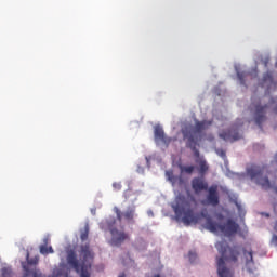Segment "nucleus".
Returning <instances> with one entry per match:
<instances>
[{"mask_svg":"<svg viewBox=\"0 0 277 277\" xmlns=\"http://www.w3.org/2000/svg\"><path fill=\"white\" fill-rule=\"evenodd\" d=\"M136 215V208L135 207H129L126 212H123V217L128 222H133L134 217Z\"/></svg>","mask_w":277,"mask_h":277,"instance_id":"obj_19","label":"nucleus"},{"mask_svg":"<svg viewBox=\"0 0 277 277\" xmlns=\"http://www.w3.org/2000/svg\"><path fill=\"white\" fill-rule=\"evenodd\" d=\"M172 209L175 214L176 221H182L184 225L189 226L193 223H198V216L195 214L194 209L190 207V202L184 195L175 197Z\"/></svg>","mask_w":277,"mask_h":277,"instance_id":"obj_3","label":"nucleus"},{"mask_svg":"<svg viewBox=\"0 0 277 277\" xmlns=\"http://www.w3.org/2000/svg\"><path fill=\"white\" fill-rule=\"evenodd\" d=\"M183 138L186 140V146L194 151L196 158H200V151L197 149L198 141L195 138L194 131L186 129L183 131Z\"/></svg>","mask_w":277,"mask_h":277,"instance_id":"obj_10","label":"nucleus"},{"mask_svg":"<svg viewBox=\"0 0 277 277\" xmlns=\"http://www.w3.org/2000/svg\"><path fill=\"white\" fill-rule=\"evenodd\" d=\"M27 262L29 265H37L39 263V258L35 256L32 259H28Z\"/></svg>","mask_w":277,"mask_h":277,"instance_id":"obj_24","label":"nucleus"},{"mask_svg":"<svg viewBox=\"0 0 277 277\" xmlns=\"http://www.w3.org/2000/svg\"><path fill=\"white\" fill-rule=\"evenodd\" d=\"M155 140L163 143L164 145H170L172 142V137H168L164 133V130L160 126L155 127L154 131Z\"/></svg>","mask_w":277,"mask_h":277,"instance_id":"obj_14","label":"nucleus"},{"mask_svg":"<svg viewBox=\"0 0 277 277\" xmlns=\"http://www.w3.org/2000/svg\"><path fill=\"white\" fill-rule=\"evenodd\" d=\"M166 176L172 185L183 184V177L174 175L173 171H166Z\"/></svg>","mask_w":277,"mask_h":277,"instance_id":"obj_18","label":"nucleus"},{"mask_svg":"<svg viewBox=\"0 0 277 277\" xmlns=\"http://www.w3.org/2000/svg\"><path fill=\"white\" fill-rule=\"evenodd\" d=\"M261 87L266 88L267 91L277 88V82L274 81V77L272 76V72L267 71L266 74H264L261 81Z\"/></svg>","mask_w":277,"mask_h":277,"instance_id":"obj_15","label":"nucleus"},{"mask_svg":"<svg viewBox=\"0 0 277 277\" xmlns=\"http://www.w3.org/2000/svg\"><path fill=\"white\" fill-rule=\"evenodd\" d=\"M154 277H161V275H160V274H157V275H155Z\"/></svg>","mask_w":277,"mask_h":277,"instance_id":"obj_31","label":"nucleus"},{"mask_svg":"<svg viewBox=\"0 0 277 277\" xmlns=\"http://www.w3.org/2000/svg\"><path fill=\"white\" fill-rule=\"evenodd\" d=\"M195 258H196V254L193 253V252H189V260H193V259H195Z\"/></svg>","mask_w":277,"mask_h":277,"instance_id":"obj_28","label":"nucleus"},{"mask_svg":"<svg viewBox=\"0 0 277 277\" xmlns=\"http://www.w3.org/2000/svg\"><path fill=\"white\" fill-rule=\"evenodd\" d=\"M24 277H28V274H26ZM32 277H40V274L38 272L34 271Z\"/></svg>","mask_w":277,"mask_h":277,"instance_id":"obj_27","label":"nucleus"},{"mask_svg":"<svg viewBox=\"0 0 277 277\" xmlns=\"http://www.w3.org/2000/svg\"><path fill=\"white\" fill-rule=\"evenodd\" d=\"M201 216L206 219V229L213 234L220 230L230 237L236 235L240 228V225L233 219H228L225 224H220L206 213H201Z\"/></svg>","mask_w":277,"mask_h":277,"instance_id":"obj_5","label":"nucleus"},{"mask_svg":"<svg viewBox=\"0 0 277 277\" xmlns=\"http://www.w3.org/2000/svg\"><path fill=\"white\" fill-rule=\"evenodd\" d=\"M215 248L221 254L220 258H216L219 277H234V272L226 266V262L238 263L240 256L239 247H229L226 240H221L215 243Z\"/></svg>","mask_w":277,"mask_h":277,"instance_id":"obj_2","label":"nucleus"},{"mask_svg":"<svg viewBox=\"0 0 277 277\" xmlns=\"http://www.w3.org/2000/svg\"><path fill=\"white\" fill-rule=\"evenodd\" d=\"M113 188H114L115 190L119 192V190L122 189V185H121V183H119V182H114V183H113Z\"/></svg>","mask_w":277,"mask_h":277,"instance_id":"obj_25","label":"nucleus"},{"mask_svg":"<svg viewBox=\"0 0 277 277\" xmlns=\"http://www.w3.org/2000/svg\"><path fill=\"white\" fill-rule=\"evenodd\" d=\"M219 136L229 143H235L242 138V135L239 133V126L237 124H233L229 129L220 132Z\"/></svg>","mask_w":277,"mask_h":277,"instance_id":"obj_8","label":"nucleus"},{"mask_svg":"<svg viewBox=\"0 0 277 277\" xmlns=\"http://www.w3.org/2000/svg\"><path fill=\"white\" fill-rule=\"evenodd\" d=\"M89 234H90V226L89 224H85L83 229L81 230L80 240L82 242L87 241L89 239Z\"/></svg>","mask_w":277,"mask_h":277,"instance_id":"obj_21","label":"nucleus"},{"mask_svg":"<svg viewBox=\"0 0 277 277\" xmlns=\"http://www.w3.org/2000/svg\"><path fill=\"white\" fill-rule=\"evenodd\" d=\"M1 277H12V269L10 267H2Z\"/></svg>","mask_w":277,"mask_h":277,"instance_id":"obj_23","label":"nucleus"},{"mask_svg":"<svg viewBox=\"0 0 277 277\" xmlns=\"http://www.w3.org/2000/svg\"><path fill=\"white\" fill-rule=\"evenodd\" d=\"M207 192H208V195H207L208 203L213 207H217L220 205L219 186L212 185L208 187Z\"/></svg>","mask_w":277,"mask_h":277,"instance_id":"obj_12","label":"nucleus"},{"mask_svg":"<svg viewBox=\"0 0 277 277\" xmlns=\"http://www.w3.org/2000/svg\"><path fill=\"white\" fill-rule=\"evenodd\" d=\"M181 173H186L192 175L196 170V166H180Z\"/></svg>","mask_w":277,"mask_h":277,"instance_id":"obj_22","label":"nucleus"},{"mask_svg":"<svg viewBox=\"0 0 277 277\" xmlns=\"http://www.w3.org/2000/svg\"><path fill=\"white\" fill-rule=\"evenodd\" d=\"M122 215H124V213L121 212V210H119L118 208H116V216H117V220L119 222L122 221Z\"/></svg>","mask_w":277,"mask_h":277,"instance_id":"obj_26","label":"nucleus"},{"mask_svg":"<svg viewBox=\"0 0 277 277\" xmlns=\"http://www.w3.org/2000/svg\"><path fill=\"white\" fill-rule=\"evenodd\" d=\"M265 172V167H259L256 164H252L247 169V175L254 181L256 185L261 186L263 190H269L274 188L275 193L277 194V186H274L269 181V177L263 176Z\"/></svg>","mask_w":277,"mask_h":277,"instance_id":"obj_6","label":"nucleus"},{"mask_svg":"<svg viewBox=\"0 0 277 277\" xmlns=\"http://www.w3.org/2000/svg\"><path fill=\"white\" fill-rule=\"evenodd\" d=\"M273 108L274 114H277V101L271 98L269 103L262 104L261 100L252 101L250 105V111L253 117L254 123L260 130H263V123L267 121V111Z\"/></svg>","mask_w":277,"mask_h":277,"instance_id":"obj_4","label":"nucleus"},{"mask_svg":"<svg viewBox=\"0 0 277 277\" xmlns=\"http://www.w3.org/2000/svg\"><path fill=\"white\" fill-rule=\"evenodd\" d=\"M222 156H225V153H224V151H222Z\"/></svg>","mask_w":277,"mask_h":277,"instance_id":"obj_32","label":"nucleus"},{"mask_svg":"<svg viewBox=\"0 0 277 277\" xmlns=\"http://www.w3.org/2000/svg\"><path fill=\"white\" fill-rule=\"evenodd\" d=\"M243 258L246 259V267L249 272H253L252 266H254L253 250L243 249Z\"/></svg>","mask_w":277,"mask_h":277,"instance_id":"obj_16","label":"nucleus"},{"mask_svg":"<svg viewBox=\"0 0 277 277\" xmlns=\"http://www.w3.org/2000/svg\"><path fill=\"white\" fill-rule=\"evenodd\" d=\"M110 246L121 247L124 241L130 240V235L124 230H119L118 228H110Z\"/></svg>","mask_w":277,"mask_h":277,"instance_id":"obj_9","label":"nucleus"},{"mask_svg":"<svg viewBox=\"0 0 277 277\" xmlns=\"http://www.w3.org/2000/svg\"><path fill=\"white\" fill-rule=\"evenodd\" d=\"M196 166L195 169L200 176H206L210 171V164L205 158H197L195 160Z\"/></svg>","mask_w":277,"mask_h":277,"instance_id":"obj_13","label":"nucleus"},{"mask_svg":"<svg viewBox=\"0 0 277 277\" xmlns=\"http://www.w3.org/2000/svg\"><path fill=\"white\" fill-rule=\"evenodd\" d=\"M49 245V238H44L43 239V245H40L39 247V252L42 255H48V254H53L54 253V249L52 246H48Z\"/></svg>","mask_w":277,"mask_h":277,"instance_id":"obj_17","label":"nucleus"},{"mask_svg":"<svg viewBox=\"0 0 277 277\" xmlns=\"http://www.w3.org/2000/svg\"><path fill=\"white\" fill-rule=\"evenodd\" d=\"M192 189L196 195H199L202 192H208L209 183L205 180V176H195L192 180Z\"/></svg>","mask_w":277,"mask_h":277,"instance_id":"obj_11","label":"nucleus"},{"mask_svg":"<svg viewBox=\"0 0 277 277\" xmlns=\"http://www.w3.org/2000/svg\"><path fill=\"white\" fill-rule=\"evenodd\" d=\"M78 254L79 260L77 253L74 250H69L66 258L67 264L74 268L77 274H80V277H91L90 269L94 260V252L91 249L90 242L80 245Z\"/></svg>","mask_w":277,"mask_h":277,"instance_id":"obj_1","label":"nucleus"},{"mask_svg":"<svg viewBox=\"0 0 277 277\" xmlns=\"http://www.w3.org/2000/svg\"><path fill=\"white\" fill-rule=\"evenodd\" d=\"M212 124L213 120L196 121L195 126L188 124L182 128V134L184 135V131L190 130L194 134V138L196 141H199V135L202 134L203 131L212 127Z\"/></svg>","mask_w":277,"mask_h":277,"instance_id":"obj_7","label":"nucleus"},{"mask_svg":"<svg viewBox=\"0 0 277 277\" xmlns=\"http://www.w3.org/2000/svg\"><path fill=\"white\" fill-rule=\"evenodd\" d=\"M118 277H126V274L122 273V274H120Z\"/></svg>","mask_w":277,"mask_h":277,"instance_id":"obj_30","label":"nucleus"},{"mask_svg":"<svg viewBox=\"0 0 277 277\" xmlns=\"http://www.w3.org/2000/svg\"><path fill=\"white\" fill-rule=\"evenodd\" d=\"M54 277H68V275L67 274H58V275H56Z\"/></svg>","mask_w":277,"mask_h":277,"instance_id":"obj_29","label":"nucleus"},{"mask_svg":"<svg viewBox=\"0 0 277 277\" xmlns=\"http://www.w3.org/2000/svg\"><path fill=\"white\" fill-rule=\"evenodd\" d=\"M251 74L247 71H237V77L241 85H246V79L250 77Z\"/></svg>","mask_w":277,"mask_h":277,"instance_id":"obj_20","label":"nucleus"}]
</instances>
